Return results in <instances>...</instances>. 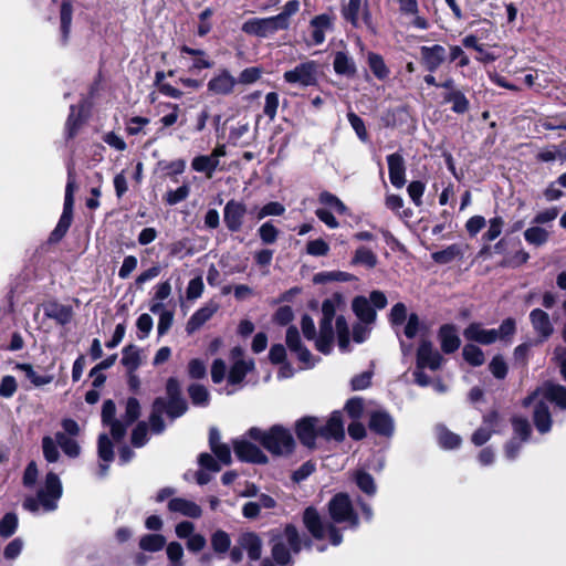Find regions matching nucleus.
Segmentation results:
<instances>
[{"instance_id": "9", "label": "nucleus", "mask_w": 566, "mask_h": 566, "mask_svg": "<svg viewBox=\"0 0 566 566\" xmlns=\"http://www.w3.org/2000/svg\"><path fill=\"white\" fill-rule=\"evenodd\" d=\"M328 514L334 524H340L344 528L355 530L359 525V517L346 493H337L331 499Z\"/></svg>"}, {"instance_id": "15", "label": "nucleus", "mask_w": 566, "mask_h": 566, "mask_svg": "<svg viewBox=\"0 0 566 566\" xmlns=\"http://www.w3.org/2000/svg\"><path fill=\"white\" fill-rule=\"evenodd\" d=\"M397 3L399 14L407 19L408 25L419 30L429 28V21L419 13L418 0H397Z\"/></svg>"}, {"instance_id": "33", "label": "nucleus", "mask_w": 566, "mask_h": 566, "mask_svg": "<svg viewBox=\"0 0 566 566\" xmlns=\"http://www.w3.org/2000/svg\"><path fill=\"white\" fill-rule=\"evenodd\" d=\"M352 308L355 315L366 324H373L376 319L375 308L370 306L369 301L365 296H356L353 300Z\"/></svg>"}, {"instance_id": "22", "label": "nucleus", "mask_w": 566, "mask_h": 566, "mask_svg": "<svg viewBox=\"0 0 566 566\" xmlns=\"http://www.w3.org/2000/svg\"><path fill=\"white\" fill-rule=\"evenodd\" d=\"M180 51L182 54L191 56H181V62L188 66V70L191 73H197L202 69H210L213 65V63L207 57L206 53L201 50H195L184 45L181 46Z\"/></svg>"}, {"instance_id": "6", "label": "nucleus", "mask_w": 566, "mask_h": 566, "mask_svg": "<svg viewBox=\"0 0 566 566\" xmlns=\"http://www.w3.org/2000/svg\"><path fill=\"white\" fill-rule=\"evenodd\" d=\"M272 556L280 565H287L291 562V555L301 552L302 547H310L311 541L301 536L294 525H286L284 530L274 535Z\"/></svg>"}, {"instance_id": "52", "label": "nucleus", "mask_w": 566, "mask_h": 566, "mask_svg": "<svg viewBox=\"0 0 566 566\" xmlns=\"http://www.w3.org/2000/svg\"><path fill=\"white\" fill-rule=\"evenodd\" d=\"M318 201L339 214H345L347 212V208L343 201L328 191H323L318 197Z\"/></svg>"}, {"instance_id": "36", "label": "nucleus", "mask_w": 566, "mask_h": 566, "mask_svg": "<svg viewBox=\"0 0 566 566\" xmlns=\"http://www.w3.org/2000/svg\"><path fill=\"white\" fill-rule=\"evenodd\" d=\"M98 457L104 462L99 464V476H105L108 470V463L114 458L113 446L107 434L103 433L98 439Z\"/></svg>"}, {"instance_id": "45", "label": "nucleus", "mask_w": 566, "mask_h": 566, "mask_svg": "<svg viewBox=\"0 0 566 566\" xmlns=\"http://www.w3.org/2000/svg\"><path fill=\"white\" fill-rule=\"evenodd\" d=\"M189 397L195 406L206 407L210 400L208 389L199 384H193L188 388Z\"/></svg>"}, {"instance_id": "46", "label": "nucleus", "mask_w": 566, "mask_h": 566, "mask_svg": "<svg viewBox=\"0 0 566 566\" xmlns=\"http://www.w3.org/2000/svg\"><path fill=\"white\" fill-rule=\"evenodd\" d=\"M192 169L199 172H206L210 178L218 167V161L210 156H197L191 163Z\"/></svg>"}, {"instance_id": "57", "label": "nucleus", "mask_w": 566, "mask_h": 566, "mask_svg": "<svg viewBox=\"0 0 566 566\" xmlns=\"http://www.w3.org/2000/svg\"><path fill=\"white\" fill-rule=\"evenodd\" d=\"M446 99L452 103V111L455 113H464L469 108V101L460 91H452L447 96Z\"/></svg>"}, {"instance_id": "60", "label": "nucleus", "mask_w": 566, "mask_h": 566, "mask_svg": "<svg viewBox=\"0 0 566 566\" xmlns=\"http://www.w3.org/2000/svg\"><path fill=\"white\" fill-rule=\"evenodd\" d=\"M259 235L263 243L272 244L277 240L279 230L273 226L272 222H264L259 228Z\"/></svg>"}, {"instance_id": "62", "label": "nucleus", "mask_w": 566, "mask_h": 566, "mask_svg": "<svg viewBox=\"0 0 566 566\" xmlns=\"http://www.w3.org/2000/svg\"><path fill=\"white\" fill-rule=\"evenodd\" d=\"M306 252L313 256H324L329 252V245L323 239L311 240L306 244Z\"/></svg>"}, {"instance_id": "18", "label": "nucleus", "mask_w": 566, "mask_h": 566, "mask_svg": "<svg viewBox=\"0 0 566 566\" xmlns=\"http://www.w3.org/2000/svg\"><path fill=\"white\" fill-rule=\"evenodd\" d=\"M286 345L292 353L296 354L298 360L304 364L305 368L315 365L310 350L302 346L298 331L294 326L289 327L286 332Z\"/></svg>"}, {"instance_id": "13", "label": "nucleus", "mask_w": 566, "mask_h": 566, "mask_svg": "<svg viewBox=\"0 0 566 566\" xmlns=\"http://www.w3.org/2000/svg\"><path fill=\"white\" fill-rule=\"evenodd\" d=\"M231 368L228 375V385L235 386L243 381L247 374L254 368V361L244 356L241 347H233L231 349Z\"/></svg>"}, {"instance_id": "24", "label": "nucleus", "mask_w": 566, "mask_h": 566, "mask_svg": "<svg viewBox=\"0 0 566 566\" xmlns=\"http://www.w3.org/2000/svg\"><path fill=\"white\" fill-rule=\"evenodd\" d=\"M219 310L218 303L210 301L205 306L197 310L188 319L186 331L192 334L198 331L206 322H208Z\"/></svg>"}, {"instance_id": "47", "label": "nucleus", "mask_w": 566, "mask_h": 566, "mask_svg": "<svg viewBox=\"0 0 566 566\" xmlns=\"http://www.w3.org/2000/svg\"><path fill=\"white\" fill-rule=\"evenodd\" d=\"M352 263L361 264L369 269H373L377 264V255L371 250L365 247H360L355 251Z\"/></svg>"}, {"instance_id": "49", "label": "nucleus", "mask_w": 566, "mask_h": 566, "mask_svg": "<svg viewBox=\"0 0 566 566\" xmlns=\"http://www.w3.org/2000/svg\"><path fill=\"white\" fill-rule=\"evenodd\" d=\"M166 544V538L160 534H147L139 541V547L147 552H158Z\"/></svg>"}, {"instance_id": "31", "label": "nucleus", "mask_w": 566, "mask_h": 566, "mask_svg": "<svg viewBox=\"0 0 566 566\" xmlns=\"http://www.w3.org/2000/svg\"><path fill=\"white\" fill-rule=\"evenodd\" d=\"M369 427L378 434L389 437L394 433V420L385 411H376L370 416Z\"/></svg>"}, {"instance_id": "14", "label": "nucleus", "mask_w": 566, "mask_h": 566, "mask_svg": "<svg viewBox=\"0 0 566 566\" xmlns=\"http://www.w3.org/2000/svg\"><path fill=\"white\" fill-rule=\"evenodd\" d=\"M247 205L238 200H229L223 209V221L227 229L231 232H238L242 229L247 214Z\"/></svg>"}, {"instance_id": "30", "label": "nucleus", "mask_w": 566, "mask_h": 566, "mask_svg": "<svg viewBox=\"0 0 566 566\" xmlns=\"http://www.w3.org/2000/svg\"><path fill=\"white\" fill-rule=\"evenodd\" d=\"M85 104L71 106L70 114L65 124V134L69 139L74 138L85 122Z\"/></svg>"}, {"instance_id": "11", "label": "nucleus", "mask_w": 566, "mask_h": 566, "mask_svg": "<svg viewBox=\"0 0 566 566\" xmlns=\"http://www.w3.org/2000/svg\"><path fill=\"white\" fill-rule=\"evenodd\" d=\"M318 65L314 61L300 63L294 69L286 71L283 75L284 81L289 84L307 87L313 86L317 82Z\"/></svg>"}, {"instance_id": "64", "label": "nucleus", "mask_w": 566, "mask_h": 566, "mask_svg": "<svg viewBox=\"0 0 566 566\" xmlns=\"http://www.w3.org/2000/svg\"><path fill=\"white\" fill-rule=\"evenodd\" d=\"M285 212V207L277 202V201H271L266 205H264L258 212V219L262 220L265 217L269 216H282Z\"/></svg>"}, {"instance_id": "2", "label": "nucleus", "mask_w": 566, "mask_h": 566, "mask_svg": "<svg viewBox=\"0 0 566 566\" xmlns=\"http://www.w3.org/2000/svg\"><path fill=\"white\" fill-rule=\"evenodd\" d=\"M544 400L555 402L562 409H566V388L559 385L545 384L524 399L523 405L525 407L535 403L534 423L541 433L548 432L552 427L548 407Z\"/></svg>"}, {"instance_id": "3", "label": "nucleus", "mask_w": 566, "mask_h": 566, "mask_svg": "<svg viewBox=\"0 0 566 566\" xmlns=\"http://www.w3.org/2000/svg\"><path fill=\"white\" fill-rule=\"evenodd\" d=\"M165 398H157L153 405V411L149 417L151 431L161 433L165 430L163 413H167L170 419L182 416L187 410V402L181 397L180 385L176 378H169L166 385Z\"/></svg>"}, {"instance_id": "44", "label": "nucleus", "mask_w": 566, "mask_h": 566, "mask_svg": "<svg viewBox=\"0 0 566 566\" xmlns=\"http://www.w3.org/2000/svg\"><path fill=\"white\" fill-rule=\"evenodd\" d=\"M549 232L538 226L530 227L524 232V239L527 243L533 245H543L547 242Z\"/></svg>"}, {"instance_id": "25", "label": "nucleus", "mask_w": 566, "mask_h": 566, "mask_svg": "<svg viewBox=\"0 0 566 566\" xmlns=\"http://www.w3.org/2000/svg\"><path fill=\"white\" fill-rule=\"evenodd\" d=\"M463 336L468 340L490 345L499 339V332L495 328L485 329L481 324L472 323L464 329Z\"/></svg>"}, {"instance_id": "61", "label": "nucleus", "mask_w": 566, "mask_h": 566, "mask_svg": "<svg viewBox=\"0 0 566 566\" xmlns=\"http://www.w3.org/2000/svg\"><path fill=\"white\" fill-rule=\"evenodd\" d=\"M190 193V187L188 185H182L176 190L167 191L165 196V200L168 205L174 206L181 201H184Z\"/></svg>"}, {"instance_id": "59", "label": "nucleus", "mask_w": 566, "mask_h": 566, "mask_svg": "<svg viewBox=\"0 0 566 566\" xmlns=\"http://www.w3.org/2000/svg\"><path fill=\"white\" fill-rule=\"evenodd\" d=\"M300 10V0H290L283 7L281 13L276 15L277 19H282L280 22L286 30L290 27V18Z\"/></svg>"}, {"instance_id": "8", "label": "nucleus", "mask_w": 566, "mask_h": 566, "mask_svg": "<svg viewBox=\"0 0 566 566\" xmlns=\"http://www.w3.org/2000/svg\"><path fill=\"white\" fill-rule=\"evenodd\" d=\"M303 523L311 535L318 539H328L334 546H337L343 541V535L333 523H327L322 520L316 509L310 506L303 513Z\"/></svg>"}, {"instance_id": "26", "label": "nucleus", "mask_w": 566, "mask_h": 566, "mask_svg": "<svg viewBox=\"0 0 566 566\" xmlns=\"http://www.w3.org/2000/svg\"><path fill=\"white\" fill-rule=\"evenodd\" d=\"M319 436L325 439L342 440L345 436L343 416L339 411H334L326 420L325 424L319 422Z\"/></svg>"}, {"instance_id": "56", "label": "nucleus", "mask_w": 566, "mask_h": 566, "mask_svg": "<svg viewBox=\"0 0 566 566\" xmlns=\"http://www.w3.org/2000/svg\"><path fill=\"white\" fill-rule=\"evenodd\" d=\"M462 254L461 249L457 244L449 245L442 251L434 252L432 258L438 263H449Z\"/></svg>"}, {"instance_id": "39", "label": "nucleus", "mask_w": 566, "mask_h": 566, "mask_svg": "<svg viewBox=\"0 0 566 566\" xmlns=\"http://www.w3.org/2000/svg\"><path fill=\"white\" fill-rule=\"evenodd\" d=\"M352 476L361 492L370 496L376 493L377 486L374 478L369 473L364 470H356Z\"/></svg>"}, {"instance_id": "42", "label": "nucleus", "mask_w": 566, "mask_h": 566, "mask_svg": "<svg viewBox=\"0 0 566 566\" xmlns=\"http://www.w3.org/2000/svg\"><path fill=\"white\" fill-rule=\"evenodd\" d=\"M55 438L56 443L61 447L66 455L76 458L80 454L81 448L74 437H69L65 433L59 432L56 433Z\"/></svg>"}, {"instance_id": "21", "label": "nucleus", "mask_w": 566, "mask_h": 566, "mask_svg": "<svg viewBox=\"0 0 566 566\" xmlns=\"http://www.w3.org/2000/svg\"><path fill=\"white\" fill-rule=\"evenodd\" d=\"M442 361L441 355L433 349L430 342L423 340L417 352L418 369L437 370Z\"/></svg>"}, {"instance_id": "34", "label": "nucleus", "mask_w": 566, "mask_h": 566, "mask_svg": "<svg viewBox=\"0 0 566 566\" xmlns=\"http://www.w3.org/2000/svg\"><path fill=\"white\" fill-rule=\"evenodd\" d=\"M439 338L444 353H453L460 346V338L453 325H443L440 328Z\"/></svg>"}, {"instance_id": "53", "label": "nucleus", "mask_w": 566, "mask_h": 566, "mask_svg": "<svg viewBox=\"0 0 566 566\" xmlns=\"http://www.w3.org/2000/svg\"><path fill=\"white\" fill-rule=\"evenodd\" d=\"M169 566H185L184 548L178 542H170L166 547Z\"/></svg>"}, {"instance_id": "58", "label": "nucleus", "mask_w": 566, "mask_h": 566, "mask_svg": "<svg viewBox=\"0 0 566 566\" xmlns=\"http://www.w3.org/2000/svg\"><path fill=\"white\" fill-rule=\"evenodd\" d=\"M462 354L464 359L472 366H481L484 363V354L475 345H465Z\"/></svg>"}, {"instance_id": "7", "label": "nucleus", "mask_w": 566, "mask_h": 566, "mask_svg": "<svg viewBox=\"0 0 566 566\" xmlns=\"http://www.w3.org/2000/svg\"><path fill=\"white\" fill-rule=\"evenodd\" d=\"M61 495V481L55 473L50 472L46 474L44 486L39 490L36 499L28 497L23 506L31 512H36L40 506H42L45 512H51L56 510L57 501Z\"/></svg>"}, {"instance_id": "16", "label": "nucleus", "mask_w": 566, "mask_h": 566, "mask_svg": "<svg viewBox=\"0 0 566 566\" xmlns=\"http://www.w3.org/2000/svg\"><path fill=\"white\" fill-rule=\"evenodd\" d=\"M237 83L238 80L223 69L209 80L207 90L211 95H229L234 91Z\"/></svg>"}, {"instance_id": "27", "label": "nucleus", "mask_w": 566, "mask_h": 566, "mask_svg": "<svg viewBox=\"0 0 566 566\" xmlns=\"http://www.w3.org/2000/svg\"><path fill=\"white\" fill-rule=\"evenodd\" d=\"M168 510L190 518H199L202 515V509L196 502L185 497L169 500Z\"/></svg>"}, {"instance_id": "41", "label": "nucleus", "mask_w": 566, "mask_h": 566, "mask_svg": "<svg viewBox=\"0 0 566 566\" xmlns=\"http://www.w3.org/2000/svg\"><path fill=\"white\" fill-rule=\"evenodd\" d=\"M211 547L214 553L219 555H224L228 553L231 547V538L229 534L222 530L216 531L211 535Z\"/></svg>"}, {"instance_id": "40", "label": "nucleus", "mask_w": 566, "mask_h": 566, "mask_svg": "<svg viewBox=\"0 0 566 566\" xmlns=\"http://www.w3.org/2000/svg\"><path fill=\"white\" fill-rule=\"evenodd\" d=\"M15 369L23 371L27 378L35 387H42L53 381V375H40L38 374L30 364H17Z\"/></svg>"}, {"instance_id": "43", "label": "nucleus", "mask_w": 566, "mask_h": 566, "mask_svg": "<svg viewBox=\"0 0 566 566\" xmlns=\"http://www.w3.org/2000/svg\"><path fill=\"white\" fill-rule=\"evenodd\" d=\"M72 14H73V7L71 1L65 0L62 2L61 6V32H62V40L63 42H66L69 39L70 30H71V23H72Z\"/></svg>"}, {"instance_id": "10", "label": "nucleus", "mask_w": 566, "mask_h": 566, "mask_svg": "<svg viewBox=\"0 0 566 566\" xmlns=\"http://www.w3.org/2000/svg\"><path fill=\"white\" fill-rule=\"evenodd\" d=\"M76 190V181L73 169L69 168L67 184L65 188V199L62 216L57 226L53 230L52 240H60L69 230L73 218L74 192Z\"/></svg>"}, {"instance_id": "54", "label": "nucleus", "mask_w": 566, "mask_h": 566, "mask_svg": "<svg viewBox=\"0 0 566 566\" xmlns=\"http://www.w3.org/2000/svg\"><path fill=\"white\" fill-rule=\"evenodd\" d=\"M18 528V516L14 513H7L0 520V536L8 538L12 536Z\"/></svg>"}, {"instance_id": "29", "label": "nucleus", "mask_w": 566, "mask_h": 566, "mask_svg": "<svg viewBox=\"0 0 566 566\" xmlns=\"http://www.w3.org/2000/svg\"><path fill=\"white\" fill-rule=\"evenodd\" d=\"M238 544L247 553L251 560H258L262 553V541L255 533L247 532L239 536Z\"/></svg>"}, {"instance_id": "32", "label": "nucleus", "mask_w": 566, "mask_h": 566, "mask_svg": "<svg viewBox=\"0 0 566 566\" xmlns=\"http://www.w3.org/2000/svg\"><path fill=\"white\" fill-rule=\"evenodd\" d=\"M333 21L328 14H319L312 19V39L314 44H322L325 41V33L332 29Z\"/></svg>"}, {"instance_id": "23", "label": "nucleus", "mask_w": 566, "mask_h": 566, "mask_svg": "<svg viewBox=\"0 0 566 566\" xmlns=\"http://www.w3.org/2000/svg\"><path fill=\"white\" fill-rule=\"evenodd\" d=\"M389 179L394 187L400 189L406 184V166L403 157L398 154H390L387 156Z\"/></svg>"}, {"instance_id": "4", "label": "nucleus", "mask_w": 566, "mask_h": 566, "mask_svg": "<svg viewBox=\"0 0 566 566\" xmlns=\"http://www.w3.org/2000/svg\"><path fill=\"white\" fill-rule=\"evenodd\" d=\"M116 406L113 400H106L102 408L103 423L109 427L111 434L114 440L120 441L126 429L140 416V405L136 398H128L125 406V413L120 419L115 418Z\"/></svg>"}, {"instance_id": "63", "label": "nucleus", "mask_w": 566, "mask_h": 566, "mask_svg": "<svg viewBox=\"0 0 566 566\" xmlns=\"http://www.w3.org/2000/svg\"><path fill=\"white\" fill-rule=\"evenodd\" d=\"M43 455L48 462L57 461L60 453L55 441L51 437H44L42 440Z\"/></svg>"}, {"instance_id": "17", "label": "nucleus", "mask_w": 566, "mask_h": 566, "mask_svg": "<svg viewBox=\"0 0 566 566\" xmlns=\"http://www.w3.org/2000/svg\"><path fill=\"white\" fill-rule=\"evenodd\" d=\"M319 419L315 417H307L301 419L296 423V434L300 441L308 447L315 446V439L319 436Z\"/></svg>"}, {"instance_id": "19", "label": "nucleus", "mask_w": 566, "mask_h": 566, "mask_svg": "<svg viewBox=\"0 0 566 566\" xmlns=\"http://www.w3.org/2000/svg\"><path fill=\"white\" fill-rule=\"evenodd\" d=\"M235 455L247 462L263 464L268 462V457L253 443L245 439H240L234 442Z\"/></svg>"}, {"instance_id": "55", "label": "nucleus", "mask_w": 566, "mask_h": 566, "mask_svg": "<svg viewBox=\"0 0 566 566\" xmlns=\"http://www.w3.org/2000/svg\"><path fill=\"white\" fill-rule=\"evenodd\" d=\"M122 364L128 369L129 373H133L140 365L139 352L133 347L128 346L123 350Z\"/></svg>"}, {"instance_id": "37", "label": "nucleus", "mask_w": 566, "mask_h": 566, "mask_svg": "<svg viewBox=\"0 0 566 566\" xmlns=\"http://www.w3.org/2000/svg\"><path fill=\"white\" fill-rule=\"evenodd\" d=\"M530 319L534 329L539 333L544 338H547L553 333L548 314L539 308H535L530 314Z\"/></svg>"}, {"instance_id": "5", "label": "nucleus", "mask_w": 566, "mask_h": 566, "mask_svg": "<svg viewBox=\"0 0 566 566\" xmlns=\"http://www.w3.org/2000/svg\"><path fill=\"white\" fill-rule=\"evenodd\" d=\"M247 436L259 441L269 452L274 455H286L295 447L291 431L282 426H273L268 431L259 428H251Z\"/></svg>"}, {"instance_id": "35", "label": "nucleus", "mask_w": 566, "mask_h": 566, "mask_svg": "<svg viewBox=\"0 0 566 566\" xmlns=\"http://www.w3.org/2000/svg\"><path fill=\"white\" fill-rule=\"evenodd\" d=\"M44 313L45 316L56 321L61 325L70 323L73 317V311L70 306L62 305L55 302L45 305Z\"/></svg>"}, {"instance_id": "20", "label": "nucleus", "mask_w": 566, "mask_h": 566, "mask_svg": "<svg viewBox=\"0 0 566 566\" xmlns=\"http://www.w3.org/2000/svg\"><path fill=\"white\" fill-rule=\"evenodd\" d=\"M343 15L354 27H359L361 23H370L367 4L363 0H349L348 4L343 9Z\"/></svg>"}, {"instance_id": "48", "label": "nucleus", "mask_w": 566, "mask_h": 566, "mask_svg": "<svg viewBox=\"0 0 566 566\" xmlns=\"http://www.w3.org/2000/svg\"><path fill=\"white\" fill-rule=\"evenodd\" d=\"M437 436H438L439 444L443 449H454V448L459 447L461 443V438L458 434L449 431L444 427L437 428Z\"/></svg>"}, {"instance_id": "1", "label": "nucleus", "mask_w": 566, "mask_h": 566, "mask_svg": "<svg viewBox=\"0 0 566 566\" xmlns=\"http://www.w3.org/2000/svg\"><path fill=\"white\" fill-rule=\"evenodd\" d=\"M340 304L342 296L339 294H335L323 302L318 335H316V328L312 317L303 315L301 319L303 335L308 340H315L316 349L323 354H329L332 352L335 333L337 335L339 349L342 352H347L349 348V328L345 317L337 316L335 321V328L333 325L336 311Z\"/></svg>"}, {"instance_id": "38", "label": "nucleus", "mask_w": 566, "mask_h": 566, "mask_svg": "<svg viewBox=\"0 0 566 566\" xmlns=\"http://www.w3.org/2000/svg\"><path fill=\"white\" fill-rule=\"evenodd\" d=\"M334 70L337 74L354 76L356 73V65L352 57L344 52H337L333 62Z\"/></svg>"}, {"instance_id": "28", "label": "nucleus", "mask_w": 566, "mask_h": 566, "mask_svg": "<svg viewBox=\"0 0 566 566\" xmlns=\"http://www.w3.org/2000/svg\"><path fill=\"white\" fill-rule=\"evenodd\" d=\"M420 54L423 64L431 72L436 71L446 60V49L439 44L421 46Z\"/></svg>"}, {"instance_id": "51", "label": "nucleus", "mask_w": 566, "mask_h": 566, "mask_svg": "<svg viewBox=\"0 0 566 566\" xmlns=\"http://www.w3.org/2000/svg\"><path fill=\"white\" fill-rule=\"evenodd\" d=\"M353 280H355L353 274L343 271L321 272L314 276V282L316 283H325L329 281L348 282Z\"/></svg>"}, {"instance_id": "50", "label": "nucleus", "mask_w": 566, "mask_h": 566, "mask_svg": "<svg viewBox=\"0 0 566 566\" xmlns=\"http://www.w3.org/2000/svg\"><path fill=\"white\" fill-rule=\"evenodd\" d=\"M368 64L374 75L379 80H385L389 75V70L384 59L376 53L368 54Z\"/></svg>"}, {"instance_id": "12", "label": "nucleus", "mask_w": 566, "mask_h": 566, "mask_svg": "<svg viewBox=\"0 0 566 566\" xmlns=\"http://www.w3.org/2000/svg\"><path fill=\"white\" fill-rule=\"evenodd\" d=\"M281 20L282 19H277L276 15L249 19L242 24V31L250 35L268 38L279 31L285 30L280 22Z\"/></svg>"}]
</instances>
